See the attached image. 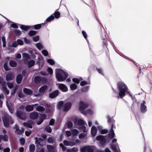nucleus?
<instances>
[{
	"mask_svg": "<svg viewBox=\"0 0 152 152\" xmlns=\"http://www.w3.org/2000/svg\"><path fill=\"white\" fill-rule=\"evenodd\" d=\"M118 88L119 91V95L122 98L125 95V93L129 94V96L132 98V96L129 93V91L126 85L123 83L119 82L118 83Z\"/></svg>",
	"mask_w": 152,
	"mask_h": 152,
	"instance_id": "1",
	"label": "nucleus"
},
{
	"mask_svg": "<svg viewBox=\"0 0 152 152\" xmlns=\"http://www.w3.org/2000/svg\"><path fill=\"white\" fill-rule=\"evenodd\" d=\"M68 76L67 74L63 70L61 69H57L56 70V77L58 81H64Z\"/></svg>",
	"mask_w": 152,
	"mask_h": 152,
	"instance_id": "2",
	"label": "nucleus"
},
{
	"mask_svg": "<svg viewBox=\"0 0 152 152\" xmlns=\"http://www.w3.org/2000/svg\"><path fill=\"white\" fill-rule=\"evenodd\" d=\"M3 120L4 125L6 127H9L10 122L11 124H13L14 122L11 116L7 114L5 115L3 117Z\"/></svg>",
	"mask_w": 152,
	"mask_h": 152,
	"instance_id": "3",
	"label": "nucleus"
},
{
	"mask_svg": "<svg viewBox=\"0 0 152 152\" xmlns=\"http://www.w3.org/2000/svg\"><path fill=\"white\" fill-rule=\"evenodd\" d=\"M0 84L2 86L1 90L3 92L8 95L9 94V91L7 88L5 81H4L3 78L1 76H0Z\"/></svg>",
	"mask_w": 152,
	"mask_h": 152,
	"instance_id": "4",
	"label": "nucleus"
},
{
	"mask_svg": "<svg viewBox=\"0 0 152 152\" xmlns=\"http://www.w3.org/2000/svg\"><path fill=\"white\" fill-rule=\"evenodd\" d=\"M81 152H94V148L92 146H86L80 148Z\"/></svg>",
	"mask_w": 152,
	"mask_h": 152,
	"instance_id": "5",
	"label": "nucleus"
},
{
	"mask_svg": "<svg viewBox=\"0 0 152 152\" xmlns=\"http://www.w3.org/2000/svg\"><path fill=\"white\" fill-rule=\"evenodd\" d=\"M16 114L17 117L21 119L25 120L26 118L25 113L20 110L17 111Z\"/></svg>",
	"mask_w": 152,
	"mask_h": 152,
	"instance_id": "6",
	"label": "nucleus"
},
{
	"mask_svg": "<svg viewBox=\"0 0 152 152\" xmlns=\"http://www.w3.org/2000/svg\"><path fill=\"white\" fill-rule=\"evenodd\" d=\"M96 140L99 141L100 144L102 145H104L106 143V140L104 136L99 135L96 137Z\"/></svg>",
	"mask_w": 152,
	"mask_h": 152,
	"instance_id": "7",
	"label": "nucleus"
},
{
	"mask_svg": "<svg viewBox=\"0 0 152 152\" xmlns=\"http://www.w3.org/2000/svg\"><path fill=\"white\" fill-rule=\"evenodd\" d=\"M88 106V104L85 103L82 101H80L79 104V110L80 112L83 113L84 109Z\"/></svg>",
	"mask_w": 152,
	"mask_h": 152,
	"instance_id": "8",
	"label": "nucleus"
},
{
	"mask_svg": "<svg viewBox=\"0 0 152 152\" xmlns=\"http://www.w3.org/2000/svg\"><path fill=\"white\" fill-rule=\"evenodd\" d=\"M35 143L37 145H42L45 144V140L40 138H38L37 137H35Z\"/></svg>",
	"mask_w": 152,
	"mask_h": 152,
	"instance_id": "9",
	"label": "nucleus"
},
{
	"mask_svg": "<svg viewBox=\"0 0 152 152\" xmlns=\"http://www.w3.org/2000/svg\"><path fill=\"white\" fill-rule=\"evenodd\" d=\"M145 102L143 100L141 103L140 106V109L141 112L142 113H145L147 111V107L145 105Z\"/></svg>",
	"mask_w": 152,
	"mask_h": 152,
	"instance_id": "10",
	"label": "nucleus"
},
{
	"mask_svg": "<svg viewBox=\"0 0 152 152\" xmlns=\"http://www.w3.org/2000/svg\"><path fill=\"white\" fill-rule=\"evenodd\" d=\"M34 121L31 120H28L26 122L23 123L24 126L30 128H32V125H34Z\"/></svg>",
	"mask_w": 152,
	"mask_h": 152,
	"instance_id": "11",
	"label": "nucleus"
},
{
	"mask_svg": "<svg viewBox=\"0 0 152 152\" xmlns=\"http://www.w3.org/2000/svg\"><path fill=\"white\" fill-rule=\"evenodd\" d=\"M47 118L46 115L45 114H41L39 117V121L37 122V124L38 125L40 124Z\"/></svg>",
	"mask_w": 152,
	"mask_h": 152,
	"instance_id": "12",
	"label": "nucleus"
},
{
	"mask_svg": "<svg viewBox=\"0 0 152 152\" xmlns=\"http://www.w3.org/2000/svg\"><path fill=\"white\" fill-rule=\"evenodd\" d=\"M13 129H16L15 133L18 135H20L22 133H23L24 132V129L23 128H22L21 130L18 128V126L17 125H16L15 126L13 127Z\"/></svg>",
	"mask_w": 152,
	"mask_h": 152,
	"instance_id": "13",
	"label": "nucleus"
},
{
	"mask_svg": "<svg viewBox=\"0 0 152 152\" xmlns=\"http://www.w3.org/2000/svg\"><path fill=\"white\" fill-rule=\"evenodd\" d=\"M113 124H112L111 125V128L110 132L108 134L107 136L109 139H112L115 137V134L113 129Z\"/></svg>",
	"mask_w": 152,
	"mask_h": 152,
	"instance_id": "14",
	"label": "nucleus"
},
{
	"mask_svg": "<svg viewBox=\"0 0 152 152\" xmlns=\"http://www.w3.org/2000/svg\"><path fill=\"white\" fill-rule=\"evenodd\" d=\"M71 104L70 102H66L63 104V111H68L70 108Z\"/></svg>",
	"mask_w": 152,
	"mask_h": 152,
	"instance_id": "15",
	"label": "nucleus"
},
{
	"mask_svg": "<svg viewBox=\"0 0 152 152\" xmlns=\"http://www.w3.org/2000/svg\"><path fill=\"white\" fill-rule=\"evenodd\" d=\"M110 146L113 152H119L120 151L119 148L117 144H111Z\"/></svg>",
	"mask_w": 152,
	"mask_h": 152,
	"instance_id": "16",
	"label": "nucleus"
},
{
	"mask_svg": "<svg viewBox=\"0 0 152 152\" xmlns=\"http://www.w3.org/2000/svg\"><path fill=\"white\" fill-rule=\"evenodd\" d=\"M38 113L36 112H33L31 113L30 114V118L33 120L37 119L38 117Z\"/></svg>",
	"mask_w": 152,
	"mask_h": 152,
	"instance_id": "17",
	"label": "nucleus"
},
{
	"mask_svg": "<svg viewBox=\"0 0 152 152\" xmlns=\"http://www.w3.org/2000/svg\"><path fill=\"white\" fill-rule=\"evenodd\" d=\"M15 78V76L11 72L7 73L6 78V80L7 81H9L13 80Z\"/></svg>",
	"mask_w": 152,
	"mask_h": 152,
	"instance_id": "18",
	"label": "nucleus"
},
{
	"mask_svg": "<svg viewBox=\"0 0 152 152\" xmlns=\"http://www.w3.org/2000/svg\"><path fill=\"white\" fill-rule=\"evenodd\" d=\"M43 81H46V79L45 78L42 77L41 78L40 77L37 76L35 77L34 81L37 84H39L40 83L42 80Z\"/></svg>",
	"mask_w": 152,
	"mask_h": 152,
	"instance_id": "19",
	"label": "nucleus"
},
{
	"mask_svg": "<svg viewBox=\"0 0 152 152\" xmlns=\"http://www.w3.org/2000/svg\"><path fill=\"white\" fill-rule=\"evenodd\" d=\"M59 88L62 91L66 92L67 91V87L63 84H60L58 86Z\"/></svg>",
	"mask_w": 152,
	"mask_h": 152,
	"instance_id": "20",
	"label": "nucleus"
},
{
	"mask_svg": "<svg viewBox=\"0 0 152 152\" xmlns=\"http://www.w3.org/2000/svg\"><path fill=\"white\" fill-rule=\"evenodd\" d=\"M47 88L48 87L46 85L42 86L39 89V93L41 94H43Z\"/></svg>",
	"mask_w": 152,
	"mask_h": 152,
	"instance_id": "21",
	"label": "nucleus"
},
{
	"mask_svg": "<svg viewBox=\"0 0 152 152\" xmlns=\"http://www.w3.org/2000/svg\"><path fill=\"white\" fill-rule=\"evenodd\" d=\"M64 145L66 146L69 145L72 146L75 145V143L74 142L66 140L64 141Z\"/></svg>",
	"mask_w": 152,
	"mask_h": 152,
	"instance_id": "22",
	"label": "nucleus"
},
{
	"mask_svg": "<svg viewBox=\"0 0 152 152\" xmlns=\"http://www.w3.org/2000/svg\"><path fill=\"white\" fill-rule=\"evenodd\" d=\"M58 94V91H55L49 94V97L50 98H53L57 96Z\"/></svg>",
	"mask_w": 152,
	"mask_h": 152,
	"instance_id": "23",
	"label": "nucleus"
},
{
	"mask_svg": "<svg viewBox=\"0 0 152 152\" xmlns=\"http://www.w3.org/2000/svg\"><path fill=\"white\" fill-rule=\"evenodd\" d=\"M23 56L24 58L23 61L24 62H26L30 58V55L26 53H23Z\"/></svg>",
	"mask_w": 152,
	"mask_h": 152,
	"instance_id": "24",
	"label": "nucleus"
},
{
	"mask_svg": "<svg viewBox=\"0 0 152 152\" xmlns=\"http://www.w3.org/2000/svg\"><path fill=\"white\" fill-rule=\"evenodd\" d=\"M91 134L92 136H95L97 133V129L94 126H92L91 130Z\"/></svg>",
	"mask_w": 152,
	"mask_h": 152,
	"instance_id": "25",
	"label": "nucleus"
},
{
	"mask_svg": "<svg viewBox=\"0 0 152 152\" xmlns=\"http://www.w3.org/2000/svg\"><path fill=\"white\" fill-rule=\"evenodd\" d=\"M34 107L32 105H28L25 107L26 110L28 112L32 111L34 110Z\"/></svg>",
	"mask_w": 152,
	"mask_h": 152,
	"instance_id": "26",
	"label": "nucleus"
},
{
	"mask_svg": "<svg viewBox=\"0 0 152 152\" xmlns=\"http://www.w3.org/2000/svg\"><path fill=\"white\" fill-rule=\"evenodd\" d=\"M22 79V76L21 74H18L17 75L16 78V82L18 84H20Z\"/></svg>",
	"mask_w": 152,
	"mask_h": 152,
	"instance_id": "27",
	"label": "nucleus"
},
{
	"mask_svg": "<svg viewBox=\"0 0 152 152\" xmlns=\"http://www.w3.org/2000/svg\"><path fill=\"white\" fill-rule=\"evenodd\" d=\"M23 91L25 94L28 95H31L32 93L31 90L26 88H23Z\"/></svg>",
	"mask_w": 152,
	"mask_h": 152,
	"instance_id": "28",
	"label": "nucleus"
},
{
	"mask_svg": "<svg viewBox=\"0 0 152 152\" xmlns=\"http://www.w3.org/2000/svg\"><path fill=\"white\" fill-rule=\"evenodd\" d=\"M35 63V61L33 60H31L29 61L28 62L27 64L28 67L30 68L33 66L34 64Z\"/></svg>",
	"mask_w": 152,
	"mask_h": 152,
	"instance_id": "29",
	"label": "nucleus"
},
{
	"mask_svg": "<svg viewBox=\"0 0 152 152\" xmlns=\"http://www.w3.org/2000/svg\"><path fill=\"white\" fill-rule=\"evenodd\" d=\"M49 152H55L54 147L50 145H48L47 146Z\"/></svg>",
	"mask_w": 152,
	"mask_h": 152,
	"instance_id": "30",
	"label": "nucleus"
},
{
	"mask_svg": "<svg viewBox=\"0 0 152 152\" xmlns=\"http://www.w3.org/2000/svg\"><path fill=\"white\" fill-rule=\"evenodd\" d=\"M0 138H1V140H3L4 141H8V137L7 135H2L1 134L0 135Z\"/></svg>",
	"mask_w": 152,
	"mask_h": 152,
	"instance_id": "31",
	"label": "nucleus"
},
{
	"mask_svg": "<svg viewBox=\"0 0 152 152\" xmlns=\"http://www.w3.org/2000/svg\"><path fill=\"white\" fill-rule=\"evenodd\" d=\"M36 110L39 112H42L45 110V108L43 106H39L36 107Z\"/></svg>",
	"mask_w": 152,
	"mask_h": 152,
	"instance_id": "32",
	"label": "nucleus"
},
{
	"mask_svg": "<svg viewBox=\"0 0 152 152\" xmlns=\"http://www.w3.org/2000/svg\"><path fill=\"white\" fill-rule=\"evenodd\" d=\"M9 64L10 66L12 67H15L17 65L16 62L14 60H11L10 61Z\"/></svg>",
	"mask_w": 152,
	"mask_h": 152,
	"instance_id": "33",
	"label": "nucleus"
},
{
	"mask_svg": "<svg viewBox=\"0 0 152 152\" xmlns=\"http://www.w3.org/2000/svg\"><path fill=\"white\" fill-rule=\"evenodd\" d=\"M30 152H34L35 149V146L33 144L30 145L29 146Z\"/></svg>",
	"mask_w": 152,
	"mask_h": 152,
	"instance_id": "34",
	"label": "nucleus"
},
{
	"mask_svg": "<svg viewBox=\"0 0 152 152\" xmlns=\"http://www.w3.org/2000/svg\"><path fill=\"white\" fill-rule=\"evenodd\" d=\"M53 14L51 15L45 21V22H49L51 20H53L54 19V17L53 15Z\"/></svg>",
	"mask_w": 152,
	"mask_h": 152,
	"instance_id": "35",
	"label": "nucleus"
},
{
	"mask_svg": "<svg viewBox=\"0 0 152 152\" xmlns=\"http://www.w3.org/2000/svg\"><path fill=\"white\" fill-rule=\"evenodd\" d=\"M21 28L25 31H26L30 28V27L29 26H26L23 25H21L20 27Z\"/></svg>",
	"mask_w": 152,
	"mask_h": 152,
	"instance_id": "36",
	"label": "nucleus"
},
{
	"mask_svg": "<svg viewBox=\"0 0 152 152\" xmlns=\"http://www.w3.org/2000/svg\"><path fill=\"white\" fill-rule=\"evenodd\" d=\"M83 80V79L82 77L80 78L79 79L76 78H74L72 79V81L78 84L79 83L80 80Z\"/></svg>",
	"mask_w": 152,
	"mask_h": 152,
	"instance_id": "37",
	"label": "nucleus"
},
{
	"mask_svg": "<svg viewBox=\"0 0 152 152\" xmlns=\"http://www.w3.org/2000/svg\"><path fill=\"white\" fill-rule=\"evenodd\" d=\"M71 131L72 134L73 136L77 135L78 132V131L75 129H73Z\"/></svg>",
	"mask_w": 152,
	"mask_h": 152,
	"instance_id": "38",
	"label": "nucleus"
},
{
	"mask_svg": "<svg viewBox=\"0 0 152 152\" xmlns=\"http://www.w3.org/2000/svg\"><path fill=\"white\" fill-rule=\"evenodd\" d=\"M77 88V85L75 83H73L70 85V88L72 90H74Z\"/></svg>",
	"mask_w": 152,
	"mask_h": 152,
	"instance_id": "39",
	"label": "nucleus"
},
{
	"mask_svg": "<svg viewBox=\"0 0 152 152\" xmlns=\"http://www.w3.org/2000/svg\"><path fill=\"white\" fill-rule=\"evenodd\" d=\"M15 33L16 36H19L22 33L18 29H15L14 31Z\"/></svg>",
	"mask_w": 152,
	"mask_h": 152,
	"instance_id": "40",
	"label": "nucleus"
},
{
	"mask_svg": "<svg viewBox=\"0 0 152 152\" xmlns=\"http://www.w3.org/2000/svg\"><path fill=\"white\" fill-rule=\"evenodd\" d=\"M53 14H54L55 17L56 18H58L60 17V13L57 10Z\"/></svg>",
	"mask_w": 152,
	"mask_h": 152,
	"instance_id": "41",
	"label": "nucleus"
},
{
	"mask_svg": "<svg viewBox=\"0 0 152 152\" xmlns=\"http://www.w3.org/2000/svg\"><path fill=\"white\" fill-rule=\"evenodd\" d=\"M45 130L49 133H50L52 131L51 128L48 126H47L45 127Z\"/></svg>",
	"mask_w": 152,
	"mask_h": 152,
	"instance_id": "42",
	"label": "nucleus"
},
{
	"mask_svg": "<svg viewBox=\"0 0 152 152\" xmlns=\"http://www.w3.org/2000/svg\"><path fill=\"white\" fill-rule=\"evenodd\" d=\"M36 32L34 31H31L29 33V35L30 36H32L35 35Z\"/></svg>",
	"mask_w": 152,
	"mask_h": 152,
	"instance_id": "43",
	"label": "nucleus"
},
{
	"mask_svg": "<svg viewBox=\"0 0 152 152\" xmlns=\"http://www.w3.org/2000/svg\"><path fill=\"white\" fill-rule=\"evenodd\" d=\"M47 62L51 65H53L55 63L54 61L51 59H48L47 60Z\"/></svg>",
	"mask_w": 152,
	"mask_h": 152,
	"instance_id": "44",
	"label": "nucleus"
},
{
	"mask_svg": "<svg viewBox=\"0 0 152 152\" xmlns=\"http://www.w3.org/2000/svg\"><path fill=\"white\" fill-rule=\"evenodd\" d=\"M36 47L38 49L40 50L42 48V46L40 43H37L36 44Z\"/></svg>",
	"mask_w": 152,
	"mask_h": 152,
	"instance_id": "45",
	"label": "nucleus"
},
{
	"mask_svg": "<svg viewBox=\"0 0 152 152\" xmlns=\"http://www.w3.org/2000/svg\"><path fill=\"white\" fill-rule=\"evenodd\" d=\"M7 84L9 88L11 89L13 88V83L10 82H7Z\"/></svg>",
	"mask_w": 152,
	"mask_h": 152,
	"instance_id": "46",
	"label": "nucleus"
},
{
	"mask_svg": "<svg viewBox=\"0 0 152 152\" xmlns=\"http://www.w3.org/2000/svg\"><path fill=\"white\" fill-rule=\"evenodd\" d=\"M63 102L62 101H60L58 102V109H60L63 105Z\"/></svg>",
	"mask_w": 152,
	"mask_h": 152,
	"instance_id": "47",
	"label": "nucleus"
},
{
	"mask_svg": "<svg viewBox=\"0 0 152 152\" xmlns=\"http://www.w3.org/2000/svg\"><path fill=\"white\" fill-rule=\"evenodd\" d=\"M78 124L79 125H83L84 124V122L81 119H79L78 121Z\"/></svg>",
	"mask_w": 152,
	"mask_h": 152,
	"instance_id": "48",
	"label": "nucleus"
},
{
	"mask_svg": "<svg viewBox=\"0 0 152 152\" xmlns=\"http://www.w3.org/2000/svg\"><path fill=\"white\" fill-rule=\"evenodd\" d=\"M41 26V24H38L35 25L34 26V28L36 29H38L40 28Z\"/></svg>",
	"mask_w": 152,
	"mask_h": 152,
	"instance_id": "49",
	"label": "nucleus"
},
{
	"mask_svg": "<svg viewBox=\"0 0 152 152\" xmlns=\"http://www.w3.org/2000/svg\"><path fill=\"white\" fill-rule=\"evenodd\" d=\"M42 54L45 56H46L48 55V52L46 50H43L42 51Z\"/></svg>",
	"mask_w": 152,
	"mask_h": 152,
	"instance_id": "50",
	"label": "nucleus"
},
{
	"mask_svg": "<svg viewBox=\"0 0 152 152\" xmlns=\"http://www.w3.org/2000/svg\"><path fill=\"white\" fill-rule=\"evenodd\" d=\"M47 70L48 72L50 74L52 75L53 74V71L52 69L50 67H48V68Z\"/></svg>",
	"mask_w": 152,
	"mask_h": 152,
	"instance_id": "51",
	"label": "nucleus"
},
{
	"mask_svg": "<svg viewBox=\"0 0 152 152\" xmlns=\"http://www.w3.org/2000/svg\"><path fill=\"white\" fill-rule=\"evenodd\" d=\"M10 26L12 27H13L15 28H18L17 24L15 23H13Z\"/></svg>",
	"mask_w": 152,
	"mask_h": 152,
	"instance_id": "52",
	"label": "nucleus"
},
{
	"mask_svg": "<svg viewBox=\"0 0 152 152\" xmlns=\"http://www.w3.org/2000/svg\"><path fill=\"white\" fill-rule=\"evenodd\" d=\"M67 126L69 128H71L72 126V123L71 121H69L67 124Z\"/></svg>",
	"mask_w": 152,
	"mask_h": 152,
	"instance_id": "53",
	"label": "nucleus"
},
{
	"mask_svg": "<svg viewBox=\"0 0 152 152\" xmlns=\"http://www.w3.org/2000/svg\"><path fill=\"white\" fill-rule=\"evenodd\" d=\"M20 142L22 145H23L25 142V140L24 138H21L20 139Z\"/></svg>",
	"mask_w": 152,
	"mask_h": 152,
	"instance_id": "54",
	"label": "nucleus"
},
{
	"mask_svg": "<svg viewBox=\"0 0 152 152\" xmlns=\"http://www.w3.org/2000/svg\"><path fill=\"white\" fill-rule=\"evenodd\" d=\"M39 39V37L38 36H36L33 37V40L34 41L37 42Z\"/></svg>",
	"mask_w": 152,
	"mask_h": 152,
	"instance_id": "55",
	"label": "nucleus"
},
{
	"mask_svg": "<svg viewBox=\"0 0 152 152\" xmlns=\"http://www.w3.org/2000/svg\"><path fill=\"white\" fill-rule=\"evenodd\" d=\"M17 87H15L14 89L12 90V91L11 92V94L12 95H13L15 94L16 91L17 90Z\"/></svg>",
	"mask_w": 152,
	"mask_h": 152,
	"instance_id": "56",
	"label": "nucleus"
},
{
	"mask_svg": "<svg viewBox=\"0 0 152 152\" xmlns=\"http://www.w3.org/2000/svg\"><path fill=\"white\" fill-rule=\"evenodd\" d=\"M55 123V120L53 119H52L50 121L49 123L50 125H53Z\"/></svg>",
	"mask_w": 152,
	"mask_h": 152,
	"instance_id": "57",
	"label": "nucleus"
},
{
	"mask_svg": "<svg viewBox=\"0 0 152 152\" xmlns=\"http://www.w3.org/2000/svg\"><path fill=\"white\" fill-rule=\"evenodd\" d=\"M108 131L106 129H102L101 131V133L102 134H105L107 133Z\"/></svg>",
	"mask_w": 152,
	"mask_h": 152,
	"instance_id": "58",
	"label": "nucleus"
},
{
	"mask_svg": "<svg viewBox=\"0 0 152 152\" xmlns=\"http://www.w3.org/2000/svg\"><path fill=\"white\" fill-rule=\"evenodd\" d=\"M48 141L49 143H52L53 142V140L52 138L50 137H49L48 139Z\"/></svg>",
	"mask_w": 152,
	"mask_h": 152,
	"instance_id": "59",
	"label": "nucleus"
},
{
	"mask_svg": "<svg viewBox=\"0 0 152 152\" xmlns=\"http://www.w3.org/2000/svg\"><path fill=\"white\" fill-rule=\"evenodd\" d=\"M17 42L18 44L20 45H22L23 44V42L22 40L20 39H18L17 40Z\"/></svg>",
	"mask_w": 152,
	"mask_h": 152,
	"instance_id": "60",
	"label": "nucleus"
},
{
	"mask_svg": "<svg viewBox=\"0 0 152 152\" xmlns=\"http://www.w3.org/2000/svg\"><path fill=\"white\" fill-rule=\"evenodd\" d=\"M60 146L62 148L63 151H65L66 150V148L64 146L62 143L60 144Z\"/></svg>",
	"mask_w": 152,
	"mask_h": 152,
	"instance_id": "61",
	"label": "nucleus"
},
{
	"mask_svg": "<svg viewBox=\"0 0 152 152\" xmlns=\"http://www.w3.org/2000/svg\"><path fill=\"white\" fill-rule=\"evenodd\" d=\"M82 33L84 37L86 39L87 38V34H86V32L84 31H83L82 32Z\"/></svg>",
	"mask_w": 152,
	"mask_h": 152,
	"instance_id": "62",
	"label": "nucleus"
},
{
	"mask_svg": "<svg viewBox=\"0 0 152 152\" xmlns=\"http://www.w3.org/2000/svg\"><path fill=\"white\" fill-rule=\"evenodd\" d=\"M18 45V44L16 42H12V47H16Z\"/></svg>",
	"mask_w": 152,
	"mask_h": 152,
	"instance_id": "63",
	"label": "nucleus"
},
{
	"mask_svg": "<svg viewBox=\"0 0 152 152\" xmlns=\"http://www.w3.org/2000/svg\"><path fill=\"white\" fill-rule=\"evenodd\" d=\"M3 151L4 152H9L10 151V149L9 148L7 147L6 148H4L3 149Z\"/></svg>",
	"mask_w": 152,
	"mask_h": 152,
	"instance_id": "64",
	"label": "nucleus"
}]
</instances>
